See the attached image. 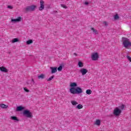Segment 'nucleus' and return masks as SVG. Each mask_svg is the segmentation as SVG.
Returning <instances> with one entry per match:
<instances>
[{
	"instance_id": "1",
	"label": "nucleus",
	"mask_w": 131,
	"mask_h": 131,
	"mask_svg": "<svg viewBox=\"0 0 131 131\" xmlns=\"http://www.w3.org/2000/svg\"><path fill=\"white\" fill-rule=\"evenodd\" d=\"M125 108V105L122 104L119 105V106L114 108V110L113 111V114H114V116H119V115L121 114V112H122L123 110H124Z\"/></svg>"
},
{
	"instance_id": "2",
	"label": "nucleus",
	"mask_w": 131,
	"mask_h": 131,
	"mask_svg": "<svg viewBox=\"0 0 131 131\" xmlns=\"http://www.w3.org/2000/svg\"><path fill=\"white\" fill-rule=\"evenodd\" d=\"M70 92L71 94H73V95H75L76 94L78 95L82 93V89L80 87H77L76 88H71L70 89Z\"/></svg>"
},
{
	"instance_id": "3",
	"label": "nucleus",
	"mask_w": 131,
	"mask_h": 131,
	"mask_svg": "<svg viewBox=\"0 0 131 131\" xmlns=\"http://www.w3.org/2000/svg\"><path fill=\"white\" fill-rule=\"evenodd\" d=\"M37 8V6L35 5H32L29 6H27L25 8L26 12H34Z\"/></svg>"
},
{
	"instance_id": "4",
	"label": "nucleus",
	"mask_w": 131,
	"mask_h": 131,
	"mask_svg": "<svg viewBox=\"0 0 131 131\" xmlns=\"http://www.w3.org/2000/svg\"><path fill=\"white\" fill-rule=\"evenodd\" d=\"M23 115L24 116H26V117H27L28 118H32L33 117L32 112H31L29 110H26L24 111Z\"/></svg>"
},
{
	"instance_id": "5",
	"label": "nucleus",
	"mask_w": 131,
	"mask_h": 131,
	"mask_svg": "<svg viewBox=\"0 0 131 131\" xmlns=\"http://www.w3.org/2000/svg\"><path fill=\"white\" fill-rule=\"evenodd\" d=\"M123 45L124 48H127L131 46V42L127 38H123Z\"/></svg>"
},
{
	"instance_id": "6",
	"label": "nucleus",
	"mask_w": 131,
	"mask_h": 131,
	"mask_svg": "<svg viewBox=\"0 0 131 131\" xmlns=\"http://www.w3.org/2000/svg\"><path fill=\"white\" fill-rule=\"evenodd\" d=\"M91 59L93 61H98L99 60V54L95 52L91 55Z\"/></svg>"
},
{
	"instance_id": "7",
	"label": "nucleus",
	"mask_w": 131,
	"mask_h": 131,
	"mask_svg": "<svg viewBox=\"0 0 131 131\" xmlns=\"http://www.w3.org/2000/svg\"><path fill=\"white\" fill-rule=\"evenodd\" d=\"M39 11H43L45 10V1L41 0L40 1V6L38 8Z\"/></svg>"
},
{
	"instance_id": "8",
	"label": "nucleus",
	"mask_w": 131,
	"mask_h": 131,
	"mask_svg": "<svg viewBox=\"0 0 131 131\" xmlns=\"http://www.w3.org/2000/svg\"><path fill=\"white\" fill-rule=\"evenodd\" d=\"M21 20H22V17L21 16H19L16 19L12 18L11 21L12 23H16L17 22H21Z\"/></svg>"
},
{
	"instance_id": "9",
	"label": "nucleus",
	"mask_w": 131,
	"mask_h": 131,
	"mask_svg": "<svg viewBox=\"0 0 131 131\" xmlns=\"http://www.w3.org/2000/svg\"><path fill=\"white\" fill-rule=\"evenodd\" d=\"M82 75H85V74L89 72L86 69L82 68L80 70Z\"/></svg>"
},
{
	"instance_id": "10",
	"label": "nucleus",
	"mask_w": 131,
	"mask_h": 131,
	"mask_svg": "<svg viewBox=\"0 0 131 131\" xmlns=\"http://www.w3.org/2000/svg\"><path fill=\"white\" fill-rule=\"evenodd\" d=\"M0 70L2 72H8L9 71V70H8V69H7L5 67H1Z\"/></svg>"
},
{
	"instance_id": "11",
	"label": "nucleus",
	"mask_w": 131,
	"mask_h": 131,
	"mask_svg": "<svg viewBox=\"0 0 131 131\" xmlns=\"http://www.w3.org/2000/svg\"><path fill=\"white\" fill-rule=\"evenodd\" d=\"M0 107H1V108H2V109H7V108H8V107H9V105H6L4 103H1L0 104Z\"/></svg>"
},
{
	"instance_id": "12",
	"label": "nucleus",
	"mask_w": 131,
	"mask_h": 131,
	"mask_svg": "<svg viewBox=\"0 0 131 131\" xmlns=\"http://www.w3.org/2000/svg\"><path fill=\"white\" fill-rule=\"evenodd\" d=\"M50 69L51 70V73L54 74L57 72V68L50 67Z\"/></svg>"
},
{
	"instance_id": "13",
	"label": "nucleus",
	"mask_w": 131,
	"mask_h": 131,
	"mask_svg": "<svg viewBox=\"0 0 131 131\" xmlns=\"http://www.w3.org/2000/svg\"><path fill=\"white\" fill-rule=\"evenodd\" d=\"M78 66L80 68H82V67H83V62L80 60H79L78 62Z\"/></svg>"
},
{
	"instance_id": "14",
	"label": "nucleus",
	"mask_w": 131,
	"mask_h": 131,
	"mask_svg": "<svg viewBox=\"0 0 131 131\" xmlns=\"http://www.w3.org/2000/svg\"><path fill=\"white\" fill-rule=\"evenodd\" d=\"M22 110H24V107L22 106H19L16 107V111H22Z\"/></svg>"
},
{
	"instance_id": "15",
	"label": "nucleus",
	"mask_w": 131,
	"mask_h": 131,
	"mask_svg": "<svg viewBox=\"0 0 131 131\" xmlns=\"http://www.w3.org/2000/svg\"><path fill=\"white\" fill-rule=\"evenodd\" d=\"M94 124L95 125H98V126L100 125H101V120H99V119L96 120L94 123Z\"/></svg>"
},
{
	"instance_id": "16",
	"label": "nucleus",
	"mask_w": 131,
	"mask_h": 131,
	"mask_svg": "<svg viewBox=\"0 0 131 131\" xmlns=\"http://www.w3.org/2000/svg\"><path fill=\"white\" fill-rule=\"evenodd\" d=\"M71 103L73 106H76V105L78 104V102L75 100L71 101Z\"/></svg>"
},
{
	"instance_id": "17",
	"label": "nucleus",
	"mask_w": 131,
	"mask_h": 131,
	"mask_svg": "<svg viewBox=\"0 0 131 131\" xmlns=\"http://www.w3.org/2000/svg\"><path fill=\"white\" fill-rule=\"evenodd\" d=\"M71 88H76L77 84L75 82H71L70 84Z\"/></svg>"
},
{
	"instance_id": "18",
	"label": "nucleus",
	"mask_w": 131,
	"mask_h": 131,
	"mask_svg": "<svg viewBox=\"0 0 131 131\" xmlns=\"http://www.w3.org/2000/svg\"><path fill=\"white\" fill-rule=\"evenodd\" d=\"M45 74H40L39 75H38V79H43V78H45Z\"/></svg>"
},
{
	"instance_id": "19",
	"label": "nucleus",
	"mask_w": 131,
	"mask_h": 131,
	"mask_svg": "<svg viewBox=\"0 0 131 131\" xmlns=\"http://www.w3.org/2000/svg\"><path fill=\"white\" fill-rule=\"evenodd\" d=\"M11 119H12V120H14L15 121H19V119H18V118L16 116H11Z\"/></svg>"
},
{
	"instance_id": "20",
	"label": "nucleus",
	"mask_w": 131,
	"mask_h": 131,
	"mask_svg": "<svg viewBox=\"0 0 131 131\" xmlns=\"http://www.w3.org/2000/svg\"><path fill=\"white\" fill-rule=\"evenodd\" d=\"M91 30H92L93 33L94 34H98V31L97 30L95 29V28H91Z\"/></svg>"
},
{
	"instance_id": "21",
	"label": "nucleus",
	"mask_w": 131,
	"mask_h": 131,
	"mask_svg": "<svg viewBox=\"0 0 131 131\" xmlns=\"http://www.w3.org/2000/svg\"><path fill=\"white\" fill-rule=\"evenodd\" d=\"M76 109H82V108H83V106H82V104H78L76 107Z\"/></svg>"
},
{
	"instance_id": "22",
	"label": "nucleus",
	"mask_w": 131,
	"mask_h": 131,
	"mask_svg": "<svg viewBox=\"0 0 131 131\" xmlns=\"http://www.w3.org/2000/svg\"><path fill=\"white\" fill-rule=\"evenodd\" d=\"M17 41H19V39L17 38H15L12 40V43H14L15 42H17Z\"/></svg>"
},
{
	"instance_id": "23",
	"label": "nucleus",
	"mask_w": 131,
	"mask_h": 131,
	"mask_svg": "<svg viewBox=\"0 0 131 131\" xmlns=\"http://www.w3.org/2000/svg\"><path fill=\"white\" fill-rule=\"evenodd\" d=\"M92 90L88 89L86 91V94L87 95H91L92 94Z\"/></svg>"
},
{
	"instance_id": "24",
	"label": "nucleus",
	"mask_w": 131,
	"mask_h": 131,
	"mask_svg": "<svg viewBox=\"0 0 131 131\" xmlns=\"http://www.w3.org/2000/svg\"><path fill=\"white\" fill-rule=\"evenodd\" d=\"M32 42H33L32 40H29L27 41V45H30V43H32Z\"/></svg>"
},
{
	"instance_id": "25",
	"label": "nucleus",
	"mask_w": 131,
	"mask_h": 131,
	"mask_svg": "<svg viewBox=\"0 0 131 131\" xmlns=\"http://www.w3.org/2000/svg\"><path fill=\"white\" fill-rule=\"evenodd\" d=\"M114 19L115 20H118L119 19V16H118V15L116 14L114 16Z\"/></svg>"
},
{
	"instance_id": "26",
	"label": "nucleus",
	"mask_w": 131,
	"mask_h": 131,
	"mask_svg": "<svg viewBox=\"0 0 131 131\" xmlns=\"http://www.w3.org/2000/svg\"><path fill=\"white\" fill-rule=\"evenodd\" d=\"M63 67H62V66H60L59 67H58L57 68V70L58 71H62V69Z\"/></svg>"
},
{
	"instance_id": "27",
	"label": "nucleus",
	"mask_w": 131,
	"mask_h": 131,
	"mask_svg": "<svg viewBox=\"0 0 131 131\" xmlns=\"http://www.w3.org/2000/svg\"><path fill=\"white\" fill-rule=\"evenodd\" d=\"M54 77V76H52L51 77H50L48 80L47 81H51V80H52V79H53Z\"/></svg>"
},
{
	"instance_id": "28",
	"label": "nucleus",
	"mask_w": 131,
	"mask_h": 131,
	"mask_svg": "<svg viewBox=\"0 0 131 131\" xmlns=\"http://www.w3.org/2000/svg\"><path fill=\"white\" fill-rule=\"evenodd\" d=\"M60 7H61L62 8H63V9H67V6H66L64 4H61Z\"/></svg>"
},
{
	"instance_id": "29",
	"label": "nucleus",
	"mask_w": 131,
	"mask_h": 131,
	"mask_svg": "<svg viewBox=\"0 0 131 131\" xmlns=\"http://www.w3.org/2000/svg\"><path fill=\"white\" fill-rule=\"evenodd\" d=\"M102 24L104 26H107L108 25V23L107 22H106L105 21H103L102 23Z\"/></svg>"
},
{
	"instance_id": "30",
	"label": "nucleus",
	"mask_w": 131,
	"mask_h": 131,
	"mask_svg": "<svg viewBox=\"0 0 131 131\" xmlns=\"http://www.w3.org/2000/svg\"><path fill=\"white\" fill-rule=\"evenodd\" d=\"M7 8H8V9H10V10H13V9H14V7H13V6H8V7H7Z\"/></svg>"
},
{
	"instance_id": "31",
	"label": "nucleus",
	"mask_w": 131,
	"mask_h": 131,
	"mask_svg": "<svg viewBox=\"0 0 131 131\" xmlns=\"http://www.w3.org/2000/svg\"><path fill=\"white\" fill-rule=\"evenodd\" d=\"M24 91H25V92H26V93H28L29 92V90H28L26 88H24Z\"/></svg>"
},
{
	"instance_id": "32",
	"label": "nucleus",
	"mask_w": 131,
	"mask_h": 131,
	"mask_svg": "<svg viewBox=\"0 0 131 131\" xmlns=\"http://www.w3.org/2000/svg\"><path fill=\"white\" fill-rule=\"evenodd\" d=\"M127 58L128 59V60H129L131 62V57H130V56H127Z\"/></svg>"
},
{
	"instance_id": "33",
	"label": "nucleus",
	"mask_w": 131,
	"mask_h": 131,
	"mask_svg": "<svg viewBox=\"0 0 131 131\" xmlns=\"http://www.w3.org/2000/svg\"><path fill=\"white\" fill-rule=\"evenodd\" d=\"M89 3L88 2V1H86V2H85V3H84V5H85L86 6H88V5H89Z\"/></svg>"
},
{
	"instance_id": "34",
	"label": "nucleus",
	"mask_w": 131,
	"mask_h": 131,
	"mask_svg": "<svg viewBox=\"0 0 131 131\" xmlns=\"http://www.w3.org/2000/svg\"><path fill=\"white\" fill-rule=\"evenodd\" d=\"M32 81L34 82V80H33V79H32Z\"/></svg>"
}]
</instances>
